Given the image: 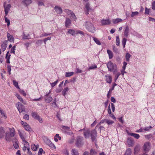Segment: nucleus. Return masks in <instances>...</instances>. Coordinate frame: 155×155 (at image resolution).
Returning <instances> with one entry per match:
<instances>
[{"label":"nucleus","instance_id":"4c0bfd02","mask_svg":"<svg viewBox=\"0 0 155 155\" xmlns=\"http://www.w3.org/2000/svg\"><path fill=\"white\" fill-rule=\"evenodd\" d=\"M131 56V55L128 53H127L126 55V59L127 61H128L129 60V58Z\"/></svg>","mask_w":155,"mask_h":155},{"label":"nucleus","instance_id":"5fc2aeb1","mask_svg":"<svg viewBox=\"0 0 155 155\" xmlns=\"http://www.w3.org/2000/svg\"><path fill=\"white\" fill-rule=\"evenodd\" d=\"M61 128L64 130H69V129H70V128L69 127H66L64 126H61Z\"/></svg>","mask_w":155,"mask_h":155},{"label":"nucleus","instance_id":"7ed1b4c3","mask_svg":"<svg viewBox=\"0 0 155 155\" xmlns=\"http://www.w3.org/2000/svg\"><path fill=\"white\" fill-rule=\"evenodd\" d=\"M86 29L89 31L94 33L95 31V28L94 25L90 21H86L84 24Z\"/></svg>","mask_w":155,"mask_h":155},{"label":"nucleus","instance_id":"13d9d810","mask_svg":"<svg viewBox=\"0 0 155 155\" xmlns=\"http://www.w3.org/2000/svg\"><path fill=\"white\" fill-rule=\"evenodd\" d=\"M43 151V150L42 148H40L39 150L38 155H41Z\"/></svg>","mask_w":155,"mask_h":155},{"label":"nucleus","instance_id":"0e129e2a","mask_svg":"<svg viewBox=\"0 0 155 155\" xmlns=\"http://www.w3.org/2000/svg\"><path fill=\"white\" fill-rule=\"evenodd\" d=\"M24 118L28 120L29 119V116L28 115L26 114L24 116Z\"/></svg>","mask_w":155,"mask_h":155},{"label":"nucleus","instance_id":"f03ea898","mask_svg":"<svg viewBox=\"0 0 155 155\" xmlns=\"http://www.w3.org/2000/svg\"><path fill=\"white\" fill-rule=\"evenodd\" d=\"M9 130L10 131V133L6 132L5 134V140L8 142L11 141L13 137L15 135V129L14 128H9Z\"/></svg>","mask_w":155,"mask_h":155},{"label":"nucleus","instance_id":"423d86ee","mask_svg":"<svg viewBox=\"0 0 155 155\" xmlns=\"http://www.w3.org/2000/svg\"><path fill=\"white\" fill-rule=\"evenodd\" d=\"M83 144V137L78 136L76 139V145L77 146L79 147L82 145Z\"/></svg>","mask_w":155,"mask_h":155},{"label":"nucleus","instance_id":"7c9ffc66","mask_svg":"<svg viewBox=\"0 0 155 155\" xmlns=\"http://www.w3.org/2000/svg\"><path fill=\"white\" fill-rule=\"evenodd\" d=\"M97 152L93 149H91L90 150V155H97Z\"/></svg>","mask_w":155,"mask_h":155},{"label":"nucleus","instance_id":"ddd939ff","mask_svg":"<svg viewBox=\"0 0 155 155\" xmlns=\"http://www.w3.org/2000/svg\"><path fill=\"white\" fill-rule=\"evenodd\" d=\"M50 92L48 94H46L45 95V101L48 103L50 102L52 100V98L49 95Z\"/></svg>","mask_w":155,"mask_h":155},{"label":"nucleus","instance_id":"f704fd0d","mask_svg":"<svg viewBox=\"0 0 155 155\" xmlns=\"http://www.w3.org/2000/svg\"><path fill=\"white\" fill-rule=\"evenodd\" d=\"M18 134L20 136V137L23 141L25 140V138L24 137L23 134L20 131H18Z\"/></svg>","mask_w":155,"mask_h":155},{"label":"nucleus","instance_id":"e433bc0d","mask_svg":"<svg viewBox=\"0 0 155 155\" xmlns=\"http://www.w3.org/2000/svg\"><path fill=\"white\" fill-rule=\"evenodd\" d=\"M68 90H69V88H68V87H66L65 88L63 89V91H62V94L64 96L65 95V94H66V92L67 91H68Z\"/></svg>","mask_w":155,"mask_h":155},{"label":"nucleus","instance_id":"393cba45","mask_svg":"<svg viewBox=\"0 0 155 155\" xmlns=\"http://www.w3.org/2000/svg\"><path fill=\"white\" fill-rule=\"evenodd\" d=\"M16 96L17 97V98L23 104H26V101H23L22 98L21 97L19 94H17L16 95Z\"/></svg>","mask_w":155,"mask_h":155},{"label":"nucleus","instance_id":"72a5a7b5","mask_svg":"<svg viewBox=\"0 0 155 155\" xmlns=\"http://www.w3.org/2000/svg\"><path fill=\"white\" fill-rule=\"evenodd\" d=\"M104 121L105 122H106L109 125L112 124L114 123V122L112 120L107 119L104 120Z\"/></svg>","mask_w":155,"mask_h":155},{"label":"nucleus","instance_id":"c85d7f7f","mask_svg":"<svg viewBox=\"0 0 155 155\" xmlns=\"http://www.w3.org/2000/svg\"><path fill=\"white\" fill-rule=\"evenodd\" d=\"M9 53V52L8 51L7 53L6 56L5 57L6 58V63H9L10 61L9 59L10 58L11 55H8Z\"/></svg>","mask_w":155,"mask_h":155},{"label":"nucleus","instance_id":"37998d69","mask_svg":"<svg viewBox=\"0 0 155 155\" xmlns=\"http://www.w3.org/2000/svg\"><path fill=\"white\" fill-rule=\"evenodd\" d=\"M150 9L147 8V7L145 8V14L149 15L150 12Z\"/></svg>","mask_w":155,"mask_h":155},{"label":"nucleus","instance_id":"f8f14e48","mask_svg":"<svg viewBox=\"0 0 155 155\" xmlns=\"http://www.w3.org/2000/svg\"><path fill=\"white\" fill-rule=\"evenodd\" d=\"M127 143L129 147H132L134 145V141L130 137L128 138Z\"/></svg>","mask_w":155,"mask_h":155},{"label":"nucleus","instance_id":"4468645a","mask_svg":"<svg viewBox=\"0 0 155 155\" xmlns=\"http://www.w3.org/2000/svg\"><path fill=\"white\" fill-rule=\"evenodd\" d=\"M101 22L102 25H107L111 23V21L109 19L105 20L103 19L101 21Z\"/></svg>","mask_w":155,"mask_h":155},{"label":"nucleus","instance_id":"2f4dec72","mask_svg":"<svg viewBox=\"0 0 155 155\" xmlns=\"http://www.w3.org/2000/svg\"><path fill=\"white\" fill-rule=\"evenodd\" d=\"M107 52L109 55V58H112L113 57V54L112 52L109 50H107Z\"/></svg>","mask_w":155,"mask_h":155},{"label":"nucleus","instance_id":"aec40b11","mask_svg":"<svg viewBox=\"0 0 155 155\" xmlns=\"http://www.w3.org/2000/svg\"><path fill=\"white\" fill-rule=\"evenodd\" d=\"M55 11L58 14H61L62 12V9L60 7L58 6H56L54 8Z\"/></svg>","mask_w":155,"mask_h":155},{"label":"nucleus","instance_id":"b1692460","mask_svg":"<svg viewBox=\"0 0 155 155\" xmlns=\"http://www.w3.org/2000/svg\"><path fill=\"white\" fill-rule=\"evenodd\" d=\"M128 134L131 136H133L134 137L137 139L139 138L140 137V135L138 134L131 133H128Z\"/></svg>","mask_w":155,"mask_h":155},{"label":"nucleus","instance_id":"774afa93","mask_svg":"<svg viewBox=\"0 0 155 155\" xmlns=\"http://www.w3.org/2000/svg\"><path fill=\"white\" fill-rule=\"evenodd\" d=\"M7 36L8 39H13L12 36L10 34L8 33Z\"/></svg>","mask_w":155,"mask_h":155},{"label":"nucleus","instance_id":"a18cd8bd","mask_svg":"<svg viewBox=\"0 0 155 155\" xmlns=\"http://www.w3.org/2000/svg\"><path fill=\"white\" fill-rule=\"evenodd\" d=\"M64 11L67 13L68 15H70L71 14V12H73L72 11L69 10L68 9H66Z\"/></svg>","mask_w":155,"mask_h":155},{"label":"nucleus","instance_id":"bb28decb","mask_svg":"<svg viewBox=\"0 0 155 155\" xmlns=\"http://www.w3.org/2000/svg\"><path fill=\"white\" fill-rule=\"evenodd\" d=\"M38 148L39 145H36L34 144H32L31 145V148L33 150L36 151L37 149Z\"/></svg>","mask_w":155,"mask_h":155},{"label":"nucleus","instance_id":"c756f323","mask_svg":"<svg viewBox=\"0 0 155 155\" xmlns=\"http://www.w3.org/2000/svg\"><path fill=\"white\" fill-rule=\"evenodd\" d=\"M131 149L130 148H128L126 150L124 155H131Z\"/></svg>","mask_w":155,"mask_h":155},{"label":"nucleus","instance_id":"3c124183","mask_svg":"<svg viewBox=\"0 0 155 155\" xmlns=\"http://www.w3.org/2000/svg\"><path fill=\"white\" fill-rule=\"evenodd\" d=\"M0 113H1V114L2 115V116L5 119L6 118V116L5 115V114L4 113L2 110H1L0 109Z\"/></svg>","mask_w":155,"mask_h":155},{"label":"nucleus","instance_id":"ea45409f","mask_svg":"<svg viewBox=\"0 0 155 155\" xmlns=\"http://www.w3.org/2000/svg\"><path fill=\"white\" fill-rule=\"evenodd\" d=\"M23 143L24 144V146L26 147H27L29 148V146L28 143L27 141L25 140L23 141Z\"/></svg>","mask_w":155,"mask_h":155},{"label":"nucleus","instance_id":"a211bd4d","mask_svg":"<svg viewBox=\"0 0 155 155\" xmlns=\"http://www.w3.org/2000/svg\"><path fill=\"white\" fill-rule=\"evenodd\" d=\"M22 2L24 5L27 6L31 3L32 1L31 0H23Z\"/></svg>","mask_w":155,"mask_h":155},{"label":"nucleus","instance_id":"20e7f679","mask_svg":"<svg viewBox=\"0 0 155 155\" xmlns=\"http://www.w3.org/2000/svg\"><path fill=\"white\" fill-rule=\"evenodd\" d=\"M67 34H69L73 36H74L76 34H79L81 35L82 36H89V35H87L86 34H84V32L81 31L80 30H78L75 31L74 30L69 29L68 30V31L67 33Z\"/></svg>","mask_w":155,"mask_h":155},{"label":"nucleus","instance_id":"58836bf2","mask_svg":"<svg viewBox=\"0 0 155 155\" xmlns=\"http://www.w3.org/2000/svg\"><path fill=\"white\" fill-rule=\"evenodd\" d=\"M71 14L70 15V17L71 18L73 19L74 20H75L76 19V17L75 15L74 14L73 12H71Z\"/></svg>","mask_w":155,"mask_h":155},{"label":"nucleus","instance_id":"49530a36","mask_svg":"<svg viewBox=\"0 0 155 155\" xmlns=\"http://www.w3.org/2000/svg\"><path fill=\"white\" fill-rule=\"evenodd\" d=\"M4 18H5V22L7 23V26H9L10 24V21L5 16H4Z\"/></svg>","mask_w":155,"mask_h":155},{"label":"nucleus","instance_id":"052dcab7","mask_svg":"<svg viewBox=\"0 0 155 155\" xmlns=\"http://www.w3.org/2000/svg\"><path fill=\"white\" fill-rule=\"evenodd\" d=\"M63 153L64 155H69V153L67 150H64L63 151Z\"/></svg>","mask_w":155,"mask_h":155},{"label":"nucleus","instance_id":"603ef678","mask_svg":"<svg viewBox=\"0 0 155 155\" xmlns=\"http://www.w3.org/2000/svg\"><path fill=\"white\" fill-rule=\"evenodd\" d=\"M120 74V72H117V73L115 76V81H116V80L117 79Z\"/></svg>","mask_w":155,"mask_h":155},{"label":"nucleus","instance_id":"bf43d9fd","mask_svg":"<svg viewBox=\"0 0 155 155\" xmlns=\"http://www.w3.org/2000/svg\"><path fill=\"white\" fill-rule=\"evenodd\" d=\"M126 39H123L122 41V44L123 45V47L124 48L125 47V45L126 44Z\"/></svg>","mask_w":155,"mask_h":155},{"label":"nucleus","instance_id":"de8ad7c7","mask_svg":"<svg viewBox=\"0 0 155 155\" xmlns=\"http://www.w3.org/2000/svg\"><path fill=\"white\" fill-rule=\"evenodd\" d=\"M15 46H14L11 49V53H13L14 54L15 53Z\"/></svg>","mask_w":155,"mask_h":155},{"label":"nucleus","instance_id":"4d7b16f0","mask_svg":"<svg viewBox=\"0 0 155 155\" xmlns=\"http://www.w3.org/2000/svg\"><path fill=\"white\" fill-rule=\"evenodd\" d=\"M94 41L98 45H101V43L98 39H94Z\"/></svg>","mask_w":155,"mask_h":155},{"label":"nucleus","instance_id":"cd10ccee","mask_svg":"<svg viewBox=\"0 0 155 155\" xmlns=\"http://www.w3.org/2000/svg\"><path fill=\"white\" fill-rule=\"evenodd\" d=\"M71 155H79L78 150L75 149H73L71 150Z\"/></svg>","mask_w":155,"mask_h":155},{"label":"nucleus","instance_id":"8fccbe9b","mask_svg":"<svg viewBox=\"0 0 155 155\" xmlns=\"http://www.w3.org/2000/svg\"><path fill=\"white\" fill-rule=\"evenodd\" d=\"M27 149L28 152H30V149L29 147H26L24 146L23 147V150L24 151H25L26 149Z\"/></svg>","mask_w":155,"mask_h":155},{"label":"nucleus","instance_id":"09e8293b","mask_svg":"<svg viewBox=\"0 0 155 155\" xmlns=\"http://www.w3.org/2000/svg\"><path fill=\"white\" fill-rule=\"evenodd\" d=\"M7 68H8V71L9 72V74L10 75V74H11V66L9 65H7Z\"/></svg>","mask_w":155,"mask_h":155},{"label":"nucleus","instance_id":"6ab92c4d","mask_svg":"<svg viewBox=\"0 0 155 155\" xmlns=\"http://www.w3.org/2000/svg\"><path fill=\"white\" fill-rule=\"evenodd\" d=\"M129 33V27L127 25L125 27V30L124 32V36H125L126 38H127L128 35Z\"/></svg>","mask_w":155,"mask_h":155},{"label":"nucleus","instance_id":"c03bdc74","mask_svg":"<svg viewBox=\"0 0 155 155\" xmlns=\"http://www.w3.org/2000/svg\"><path fill=\"white\" fill-rule=\"evenodd\" d=\"M24 127L25 128V129L27 131L29 130L30 129V126L28 125L27 124L24 126Z\"/></svg>","mask_w":155,"mask_h":155},{"label":"nucleus","instance_id":"5701e85b","mask_svg":"<svg viewBox=\"0 0 155 155\" xmlns=\"http://www.w3.org/2000/svg\"><path fill=\"white\" fill-rule=\"evenodd\" d=\"M85 8L86 9V10L85 11V13L87 15L89 14V11L90 9L89 4L88 3L86 4Z\"/></svg>","mask_w":155,"mask_h":155},{"label":"nucleus","instance_id":"412c9836","mask_svg":"<svg viewBox=\"0 0 155 155\" xmlns=\"http://www.w3.org/2000/svg\"><path fill=\"white\" fill-rule=\"evenodd\" d=\"M7 40L4 41L1 45V48L3 51H5L7 47Z\"/></svg>","mask_w":155,"mask_h":155},{"label":"nucleus","instance_id":"a878e982","mask_svg":"<svg viewBox=\"0 0 155 155\" xmlns=\"http://www.w3.org/2000/svg\"><path fill=\"white\" fill-rule=\"evenodd\" d=\"M106 80L107 82L109 83H111L112 81V78L110 76L106 75Z\"/></svg>","mask_w":155,"mask_h":155},{"label":"nucleus","instance_id":"c9c22d12","mask_svg":"<svg viewBox=\"0 0 155 155\" xmlns=\"http://www.w3.org/2000/svg\"><path fill=\"white\" fill-rule=\"evenodd\" d=\"M74 73L73 72H66L65 74V77H68L72 76L73 75Z\"/></svg>","mask_w":155,"mask_h":155},{"label":"nucleus","instance_id":"69168bd1","mask_svg":"<svg viewBox=\"0 0 155 155\" xmlns=\"http://www.w3.org/2000/svg\"><path fill=\"white\" fill-rule=\"evenodd\" d=\"M20 92L21 94H23L24 96H25L26 95V94L24 91L22 90H20Z\"/></svg>","mask_w":155,"mask_h":155},{"label":"nucleus","instance_id":"79ce46f5","mask_svg":"<svg viewBox=\"0 0 155 155\" xmlns=\"http://www.w3.org/2000/svg\"><path fill=\"white\" fill-rule=\"evenodd\" d=\"M13 82L14 85L17 88H18L19 89H20V88L18 86V82H16L15 80H13Z\"/></svg>","mask_w":155,"mask_h":155},{"label":"nucleus","instance_id":"680f3d73","mask_svg":"<svg viewBox=\"0 0 155 155\" xmlns=\"http://www.w3.org/2000/svg\"><path fill=\"white\" fill-rule=\"evenodd\" d=\"M152 127L151 126H150L149 127H145L143 129V130L145 131H148L149 130L150 128H152Z\"/></svg>","mask_w":155,"mask_h":155},{"label":"nucleus","instance_id":"1a4fd4ad","mask_svg":"<svg viewBox=\"0 0 155 155\" xmlns=\"http://www.w3.org/2000/svg\"><path fill=\"white\" fill-rule=\"evenodd\" d=\"M44 141L50 147L53 148H56V147L54 144L48 138H46L45 139H44Z\"/></svg>","mask_w":155,"mask_h":155},{"label":"nucleus","instance_id":"f3484780","mask_svg":"<svg viewBox=\"0 0 155 155\" xmlns=\"http://www.w3.org/2000/svg\"><path fill=\"white\" fill-rule=\"evenodd\" d=\"M71 23V20L69 18H66V21L65 22V26L66 27H69Z\"/></svg>","mask_w":155,"mask_h":155},{"label":"nucleus","instance_id":"9b49d317","mask_svg":"<svg viewBox=\"0 0 155 155\" xmlns=\"http://www.w3.org/2000/svg\"><path fill=\"white\" fill-rule=\"evenodd\" d=\"M144 150L146 152H147L150 149V143L149 142L146 143L144 145Z\"/></svg>","mask_w":155,"mask_h":155},{"label":"nucleus","instance_id":"a19ab883","mask_svg":"<svg viewBox=\"0 0 155 155\" xmlns=\"http://www.w3.org/2000/svg\"><path fill=\"white\" fill-rule=\"evenodd\" d=\"M139 12H132L131 15V17H133L137 15H138Z\"/></svg>","mask_w":155,"mask_h":155},{"label":"nucleus","instance_id":"0eeeda50","mask_svg":"<svg viewBox=\"0 0 155 155\" xmlns=\"http://www.w3.org/2000/svg\"><path fill=\"white\" fill-rule=\"evenodd\" d=\"M16 106L19 113L25 112V108L24 106L20 102H18L16 104Z\"/></svg>","mask_w":155,"mask_h":155},{"label":"nucleus","instance_id":"9d476101","mask_svg":"<svg viewBox=\"0 0 155 155\" xmlns=\"http://www.w3.org/2000/svg\"><path fill=\"white\" fill-rule=\"evenodd\" d=\"M11 7V5L10 4L8 5H5V4L4 3V8L5 9V14L6 16L9 12L10 8Z\"/></svg>","mask_w":155,"mask_h":155},{"label":"nucleus","instance_id":"f257e3e1","mask_svg":"<svg viewBox=\"0 0 155 155\" xmlns=\"http://www.w3.org/2000/svg\"><path fill=\"white\" fill-rule=\"evenodd\" d=\"M82 130H84V135L85 138H89L90 135L92 140V141L95 140L97 137V132L95 129L92 130L91 132L89 130H84V129L80 130L79 131H80Z\"/></svg>","mask_w":155,"mask_h":155},{"label":"nucleus","instance_id":"338daca9","mask_svg":"<svg viewBox=\"0 0 155 155\" xmlns=\"http://www.w3.org/2000/svg\"><path fill=\"white\" fill-rule=\"evenodd\" d=\"M111 108L113 112H114V111L115 110V107H114V104L113 103H111Z\"/></svg>","mask_w":155,"mask_h":155},{"label":"nucleus","instance_id":"473e14b6","mask_svg":"<svg viewBox=\"0 0 155 155\" xmlns=\"http://www.w3.org/2000/svg\"><path fill=\"white\" fill-rule=\"evenodd\" d=\"M140 149V146L139 145H136L134 149V153H137L139 150Z\"/></svg>","mask_w":155,"mask_h":155},{"label":"nucleus","instance_id":"dca6fc26","mask_svg":"<svg viewBox=\"0 0 155 155\" xmlns=\"http://www.w3.org/2000/svg\"><path fill=\"white\" fill-rule=\"evenodd\" d=\"M5 133V129L2 127H0V139L3 138Z\"/></svg>","mask_w":155,"mask_h":155},{"label":"nucleus","instance_id":"6e6d98bb","mask_svg":"<svg viewBox=\"0 0 155 155\" xmlns=\"http://www.w3.org/2000/svg\"><path fill=\"white\" fill-rule=\"evenodd\" d=\"M152 8L154 10H155V1H153L152 3Z\"/></svg>","mask_w":155,"mask_h":155},{"label":"nucleus","instance_id":"864d4df0","mask_svg":"<svg viewBox=\"0 0 155 155\" xmlns=\"http://www.w3.org/2000/svg\"><path fill=\"white\" fill-rule=\"evenodd\" d=\"M97 68V65H92L90 66L89 68V69H92L94 68Z\"/></svg>","mask_w":155,"mask_h":155},{"label":"nucleus","instance_id":"6e6552de","mask_svg":"<svg viewBox=\"0 0 155 155\" xmlns=\"http://www.w3.org/2000/svg\"><path fill=\"white\" fill-rule=\"evenodd\" d=\"M31 115L35 119L38 120L40 123H41L42 122V118L36 112H32L31 113Z\"/></svg>","mask_w":155,"mask_h":155},{"label":"nucleus","instance_id":"39448f33","mask_svg":"<svg viewBox=\"0 0 155 155\" xmlns=\"http://www.w3.org/2000/svg\"><path fill=\"white\" fill-rule=\"evenodd\" d=\"M107 66L109 71H111L114 70V72L116 71V65L114 64L112 62L110 61L107 64Z\"/></svg>","mask_w":155,"mask_h":155},{"label":"nucleus","instance_id":"2eb2a0df","mask_svg":"<svg viewBox=\"0 0 155 155\" xmlns=\"http://www.w3.org/2000/svg\"><path fill=\"white\" fill-rule=\"evenodd\" d=\"M12 141L13 146L16 149H18L19 147V146L18 145V140L15 138Z\"/></svg>","mask_w":155,"mask_h":155},{"label":"nucleus","instance_id":"4be33fe9","mask_svg":"<svg viewBox=\"0 0 155 155\" xmlns=\"http://www.w3.org/2000/svg\"><path fill=\"white\" fill-rule=\"evenodd\" d=\"M123 20L121 18H117L115 19H113L112 20V22L114 24H117L119 22H122Z\"/></svg>","mask_w":155,"mask_h":155},{"label":"nucleus","instance_id":"e2e57ef3","mask_svg":"<svg viewBox=\"0 0 155 155\" xmlns=\"http://www.w3.org/2000/svg\"><path fill=\"white\" fill-rule=\"evenodd\" d=\"M58 81V80H57L56 81H55V82H54L52 83H51V86L52 87H54L56 85V84H57Z\"/></svg>","mask_w":155,"mask_h":155}]
</instances>
